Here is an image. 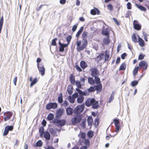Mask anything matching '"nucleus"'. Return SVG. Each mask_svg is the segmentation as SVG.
Masks as SVG:
<instances>
[{"instance_id":"nucleus-1","label":"nucleus","mask_w":149,"mask_h":149,"mask_svg":"<svg viewBox=\"0 0 149 149\" xmlns=\"http://www.w3.org/2000/svg\"><path fill=\"white\" fill-rule=\"evenodd\" d=\"M66 121L64 119H59L58 118H55L52 121L54 124H56L58 127H62L66 123Z\"/></svg>"},{"instance_id":"nucleus-2","label":"nucleus","mask_w":149,"mask_h":149,"mask_svg":"<svg viewBox=\"0 0 149 149\" xmlns=\"http://www.w3.org/2000/svg\"><path fill=\"white\" fill-rule=\"evenodd\" d=\"M82 116L81 115H75L71 120L72 125H75L76 124L80 123L82 119Z\"/></svg>"},{"instance_id":"nucleus-3","label":"nucleus","mask_w":149,"mask_h":149,"mask_svg":"<svg viewBox=\"0 0 149 149\" xmlns=\"http://www.w3.org/2000/svg\"><path fill=\"white\" fill-rule=\"evenodd\" d=\"M85 108V105L83 104L79 105L77 106L74 109V112L75 114L81 113Z\"/></svg>"},{"instance_id":"nucleus-4","label":"nucleus","mask_w":149,"mask_h":149,"mask_svg":"<svg viewBox=\"0 0 149 149\" xmlns=\"http://www.w3.org/2000/svg\"><path fill=\"white\" fill-rule=\"evenodd\" d=\"M57 107L58 104L56 102H49L46 105V108L47 110H49L51 109H55Z\"/></svg>"},{"instance_id":"nucleus-5","label":"nucleus","mask_w":149,"mask_h":149,"mask_svg":"<svg viewBox=\"0 0 149 149\" xmlns=\"http://www.w3.org/2000/svg\"><path fill=\"white\" fill-rule=\"evenodd\" d=\"M148 64L147 62L144 61H141L139 63V68H142V70H146L148 68Z\"/></svg>"},{"instance_id":"nucleus-6","label":"nucleus","mask_w":149,"mask_h":149,"mask_svg":"<svg viewBox=\"0 0 149 149\" xmlns=\"http://www.w3.org/2000/svg\"><path fill=\"white\" fill-rule=\"evenodd\" d=\"M89 71L91 72V75L93 77L95 76H99V72L96 67L91 68Z\"/></svg>"},{"instance_id":"nucleus-7","label":"nucleus","mask_w":149,"mask_h":149,"mask_svg":"<svg viewBox=\"0 0 149 149\" xmlns=\"http://www.w3.org/2000/svg\"><path fill=\"white\" fill-rule=\"evenodd\" d=\"M13 115V113L10 111H8L4 113L3 114L4 120L6 121L10 120Z\"/></svg>"},{"instance_id":"nucleus-8","label":"nucleus","mask_w":149,"mask_h":149,"mask_svg":"<svg viewBox=\"0 0 149 149\" xmlns=\"http://www.w3.org/2000/svg\"><path fill=\"white\" fill-rule=\"evenodd\" d=\"M13 128V126L12 125H8L6 126L5 128L3 134V136L7 135L8 134L9 131H12Z\"/></svg>"},{"instance_id":"nucleus-9","label":"nucleus","mask_w":149,"mask_h":149,"mask_svg":"<svg viewBox=\"0 0 149 149\" xmlns=\"http://www.w3.org/2000/svg\"><path fill=\"white\" fill-rule=\"evenodd\" d=\"M133 25L134 29L137 30L139 31L141 29V25L138 23V21L135 20L133 21Z\"/></svg>"},{"instance_id":"nucleus-10","label":"nucleus","mask_w":149,"mask_h":149,"mask_svg":"<svg viewBox=\"0 0 149 149\" xmlns=\"http://www.w3.org/2000/svg\"><path fill=\"white\" fill-rule=\"evenodd\" d=\"M95 100V99L94 98L88 99L85 102L86 105L88 107H89L92 106Z\"/></svg>"},{"instance_id":"nucleus-11","label":"nucleus","mask_w":149,"mask_h":149,"mask_svg":"<svg viewBox=\"0 0 149 149\" xmlns=\"http://www.w3.org/2000/svg\"><path fill=\"white\" fill-rule=\"evenodd\" d=\"M58 45H59V51L61 52H63L64 51V48L68 46L66 44L62 43L59 40L58 42Z\"/></svg>"},{"instance_id":"nucleus-12","label":"nucleus","mask_w":149,"mask_h":149,"mask_svg":"<svg viewBox=\"0 0 149 149\" xmlns=\"http://www.w3.org/2000/svg\"><path fill=\"white\" fill-rule=\"evenodd\" d=\"M38 68L40 73L42 76H43L45 74V70L44 65L42 64L40 65L38 64L37 66Z\"/></svg>"},{"instance_id":"nucleus-13","label":"nucleus","mask_w":149,"mask_h":149,"mask_svg":"<svg viewBox=\"0 0 149 149\" xmlns=\"http://www.w3.org/2000/svg\"><path fill=\"white\" fill-rule=\"evenodd\" d=\"M84 42L82 43L81 47H80L78 48V50H83L84 48H85L88 44V42L87 40L86 39H83Z\"/></svg>"},{"instance_id":"nucleus-14","label":"nucleus","mask_w":149,"mask_h":149,"mask_svg":"<svg viewBox=\"0 0 149 149\" xmlns=\"http://www.w3.org/2000/svg\"><path fill=\"white\" fill-rule=\"evenodd\" d=\"M64 109H58L56 112L55 118H59L61 116L64 112Z\"/></svg>"},{"instance_id":"nucleus-15","label":"nucleus","mask_w":149,"mask_h":149,"mask_svg":"<svg viewBox=\"0 0 149 149\" xmlns=\"http://www.w3.org/2000/svg\"><path fill=\"white\" fill-rule=\"evenodd\" d=\"M95 91H97V93L100 92L102 90V85L101 83L98 84L97 85H94Z\"/></svg>"},{"instance_id":"nucleus-16","label":"nucleus","mask_w":149,"mask_h":149,"mask_svg":"<svg viewBox=\"0 0 149 149\" xmlns=\"http://www.w3.org/2000/svg\"><path fill=\"white\" fill-rule=\"evenodd\" d=\"M91 14L93 15H95L96 14L99 15L100 13V11L96 7H94V8L91 10Z\"/></svg>"},{"instance_id":"nucleus-17","label":"nucleus","mask_w":149,"mask_h":149,"mask_svg":"<svg viewBox=\"0 0 149 149\" xmlns=\"http://www.w3.org/2000/svg\"><path fill=\"white\" fill-rule=\"evenodd\" d=\"M102 35L104 36H107V37H109L110 30L108 28H106L102 30Z\"/></svg>"},{"instance_id":"nucleus-18","label":"nucleus","mask_w":149,"mask_h":149,"mask_svg":"<svg viewBox=\"0 0 149 149\" xmlns=\"http://www.w3.org/2000/svg\"><path fill=\"white\" fill-rule=\"evenodd\" d=\"M29 80L31 82L30 86L31 87L37 82L38 81V78L36 77L33 80L32 77H30L29 78Z\"/></svg>"},{"instance_id":"nucleus-19","label":"nucleus","mask_w":149,"mask_h":149,"mask_svg":"<svg viewBox=\"0 0 149 149\" xmlns=\"http://www.w3.org/2000/svg\"><path fill=\"white\" fill-rule=\"evenodd\" d=\"M73 88L71 85H69L68 86L67 90L68 94L70 95H72L73 93Z\"/></svg>"},{"instance_id":"nucleus-20","label":"nucleus","mask_w":149,"mask_h":149,"mask_svg":"<svg viewBox=\"0 0 149 149\" xmlns=\"http://www.w3.org/2000/svg\"><path fill=\"white\" fill-rule=\"evenodd\" d=\"M44 137L47 140H49L50 139L51 136L50 133L46 131L44 133Z\"/></svg>"},{"instance_id":"nucleus-21","label":"nucleus","mask_w":149,"mask_h":149,"mask_svg":"<svg viewBox=\"0 0 149 149\" xmlns=\"http://www.w3.org/2000/svg\"><path fill=\"white\" fill-rule=\"evenodd\" d=\"M67 114L68 115H71L73 113V110L72 108L68 107L66 109Z\"/></svg>"},{"instance_id":"nucleus-22","label":"nucleus","mask_w":149,"mask_h":149,"mask_svg":"<svg viewBox=\"0 0 149 149\" xmlns=\"http://www.w3.org/2000/svg\"><path fill=\"white\" fill-rule=\"evenodd\" d=\"M80 66L82 69L84 70L88 67V65L85 61H82L80 62Z\"/></svg>"},{"instance_id":"nucleus-23","label":"nucleus","mask_w":149,"mask_h":149,"mask_svg":"<svg viewBox=\"0 0 149 149\" xmlns=\"http://www.w3.org/2000/svg\"><path fill=\"white\" fill-rule=\"evenodd\" d=\"M135 6L140 10L146 11V8L143 6L138 4L136 3H135Z\"/></svg>"},{"instance_id":"nucleus-24","label":"nucleus","mask_w":149,"mask_h":149,"mask_svg":"<svg viewBox=\"0 0 149 149\" xmlns=\"http://www.w3.org/2000/svg\"><path fill=\"white\" fill-rule=\"evenodd\" d=\"M109 37H107V38H104L103 40V43L105 45H107L110 42V40L109 38Z\"/></svg>"},{"instance_id":"nucleus-25","label":"nucleus","mask_w":149,"mask_h":149,"mask_svg":"<svg viewBox=\"0 0 149 149\" xmlns=\"http://www.w3.org/2000/svg\"><path fill=\"white\" fill-rule=\"evenodd\" d=\"M92 108L93 109H97L100 107L99 104V102L98 101H96L95 100L93 103V104L92 105Z\"/></svg>"},{"instance_id":"nucleus-26","label":"nucleus","mask_w":149,"mask_h":149,"mask_svg":"<svg viewBox=\"0 0 149 149\" xmlns=\"http://www.w3.org/2000/svg\"><path fill=\"white\" fill-rule=\"evenodd\" d=\"M138 36V41L139 42V45L141 47H143L144 46L145 42L139 36Z\"/></svg>"},{"instance_id":"nucleus-27","label":"nucleus","mask_w":149,"mask_h":149,"mask_svg":"<svg viewBox=\"0 0 149 149\" xmlns=\"http://www.w3.org/2000/svg\"><path fill=\"white\" fill-rule=\"evenodd\" d=\"M70 83L72 84H74L76 82L75 79V77L73 76L72 74H70Z\"/></svg>"},{"instance_id":"nucleus-28","label":"nucleus","mask_w":149,"mask_h":149,"mask_svg":"<svg viewBox=\"0 0 149 149\" xmlns=\"http://www.w3.org/2000/svg\"><path fill=\"white\" fill-rule=\"evenodd\" d=\"M93 121V120L92 116H88L87 118V122L88 125L91 126Z\"/></svg>"},{"instance_id":"nucleus-29","label":"nucleus","mask_w":149,"mask_h":149,"mask_svg":"<svg viewBox=\"0 0 149 149\" xmlns=\"http://www.w3.org/2000/svg\"><path fill=\"white\" fill-rule=\"evenodd\" d=\"M88 83L90 85H93L95 84V81L93 77H88Z\"/></svg>"},{"instance_id":"nucleus-30","label":"nucleus","mask_w":149,"mask_h":149,"mask_svg":"<svg viewBox=\"0 0 149 149\" xmlns=\"http://www.w3.org/2000/svg\"><path fill=\"white\" fill-rule=\"evenodd\" d=\"M84 29V27L83 26H82L80 27L79 30L77 32L76 36L77 38H78L80 34H81L82 32Z\"/></svg>"},{"instance_id":"nucleus-31","label":"nucleus","mask_w":149,"mask_h":149,"mask_svg":"<svg viewBox=\"0 0 149 149\" xmlns=\"http://www.w3.org/2000/svg\"><path fill=\"white\" fill-rule=\"evenodd\" d=\"M54 114L52 113L49 114L47 117V120L48 121L53 120L54 118Z\"/></svg>"},{"instance_id":"nucleus-32","label":"nucleus","mask_w":149,"mask_h":149,"mask_svg":"<svg viewBox=\"0 0 149 149\" xmlns=\"http://www.w3.org/2000/svg\"><path fill=\"white\" fill-rule=\"evenodd\" d=\"M84 99V96H79L77 99V101L78 103H81L83 101Z\"/></svg>"},{"instance_id":"nucleus-33","label":"nucleus","mask_w":149,"mask_h":149,"mask_svg":"<svg viewBox=\"0 0 149 149\" xmlns=\"http://www.w3.org/2000/svg\"><path fill=\"white\" fill-rule=\"evenodd\" d=\"M63 94L62 93H61L58 98V102L60 104L62 103L63 102Z\"/></svg>"},{"instance_id":"nucleus-34","label":"nucleus","mask_w":149,"mask_h":149,"mask_svg":"<svg viewBox=\"0 0 149 149\" xmlns=\"http://www.w3.org/2000/svg\"><path fill=\"white\" fill-rule=\"evenodd\" d=\"M99 76H96L94 77V81H95V84L96 83L97 84H99L100 83V79L98 77Z\"/></svg>"},{"instance_id":"nucleus-35","label":"nucleus","mask_w":149,"mask_h":149,"mask_svg":"<svg viewBox=\"0 0 149 149\" xmlns=\"http://www.w3.org/2000/svg\"><path fill=\"white\" fill-rule=\"evenodd\" d=\"M126 68V65L124 62L123 63L120 65L119 68V70H125Z\"/></svg>"},{"instance_id":"nucleus-36","label":"nucleus","mask_w":149,"mask_h":149,"mask_svg":"<svg viewBox=\"0 0 149 149\" xmlns=\"http://www.w3.org/2000/svg\"><path fill=\"white\" fill-rule=\"evenodd\" d=\"M68 100L71 103H73L74 102L75 99L72 96L71 97L69 95L68 97Z\"/></svg>"},{"instance_id":"nucleus-37","label":"nucleus","mask_w":149,"mask_h":149,"mask_svg":"<svg viewBox=\"0 0 149 149\" xmlns=\"http://www.w3.org/2000/svg\"><path fill=\"white\" fill-rule=\"evenodd\" d=\"M75 84L76 86L77 87V88H78L79 89H81L82 88V85L80 83V82L78 80H77L76 81Z\"/></svg>"},{"instance_id":"nucleus-38","label":"nucleus","mask_w":149,"mask_h":149,"mask_svg":"<svg viewBox=\"0 0 149 149\" xmlns=\"http://www.w3.org/2000/svg\"><path fill=\"white\" fill-rule=\"evenodd\" d=\"M87 136L90 138H91L93 136V132L92 130H90L87 133Z\"/></svg>"},{"instance_id":"nucleus-39","label":"nucleus","mask_w":149,"mask_h":149,"mask_svg":"<svg viewBox=\"0 0 149 149\" xmlns=\"http://www.w3.org/2000/svg\"><path fill=\"white\" fill-rule=\"evenodd\" d=\"M87 91L88 93L94 92L95 91L94 86H91L90 88L87 89Z\"/></svg>"},{"instance_id":"nucleus-40","label":"nucleus","mask_w":149,"mask_h":149,"mask_svg":"<svg viewBox=\"0 0 149 149\" xmlns=\"http://www.w3.org/2000/svg\"><path fill=\"white\" fill-rule=\"evenodd\" d=\"M104 56V53H102L99 54L97 57V58H99V59L98 60V61L99 62V61L101 60L103 58Z\"/></svg>"},{"instance_id":"nucleus-41","label":"nucleus","mask_w":149,"mask_h":149,"mask_svg":"<svg viewBox=\"0 0 149 149\" xmlns=\"http://www.w3.org/2000/svg\"><path fill=\"white\" fill-rule=\"evenodd\" d=\"M139 68V66H137L134 68L133 71V74L134 76H135L138 73Z\"/></svg>"},{"instance_id":"nucleus-42","label":"nucleus","mask_w":149,"mask_h":149,"mask_svg":"<svg viewBox=\"0 0 149 149\" xmlns=\"http://www.w3.org/2000/svg\"><path fill=\"white\" fill-rule=\"evenodd\" d=\"M132 40L134 42L136 43L138 42L136 34L135 33H133V35L132 36Z\"/></svg>"},{"instance_id":"nucleus-43","label":"nucleus","mask_w":149,"mask_h":149,"mask_svg":"<svg viewBox=\"0 0 149 149\" xmlns=\"http://www.w3.org/2000/svg\"><path fill=\"white\" fill-rule=\"evenodd\" d=\"M37 147H40L42 145V142L41 140L38 141L36 144Z\"/></svg>"},{"instance_id":"nucleus-44","label":"nucleus","mask_w":149,"mask_h":149,"mask_svg":"<svg viewBox=\"0 0 149 149\" xmlns=\"http://www.w3.org/2000/svg\"><path fill=\"white\" fill-rule=\"evenodd\" d=\"M86 119H83V121L81 124V126L83 128L86 127Z\"/></svg>"},{"instance_id":"nucleus-45","label":"nucleus","mask_w":149,"mask_h":149,"mask_svg":"<svg viewBox=\"0 0 149 149\" xmlns=\"http://www.w3.org/2000/svg\"><path fill=\"white\" fill-rule=\"evenodd\" d=\"M72 37L71 36L69 35L66 38V41L67 42V43L66 44L68 45H69L70 44V42L71 41Z\"/></svg>"},{"instance_id":"nucleus-46","label":"nucleus","mask_w":149,"mask_h":149,"mask_svg":"<svg viewBox=\"0 0 149 149\" xmlns=\"http://www.w3.org/2000/svg\"><path fill=\"white\" fill-rule=\"evenodd\" d=\"M138 81L134 80L132 81L131 82V85L132 87H134L138 84Z\"/></svg>"},{"instance_id":"nucleus-47","label":"nucleus","mask_w":149,"mask_h":149,"mask_svg":"<svg viewBox=\"0 0 149 149\" xmlns=\"http://www.w3.org/2000/svg\"><path fill=\"white\" fill-rule=\"evenodd\" d=\"M76 91L78 93V94L79 95V96H83V91H82L80 89L78 88H76Z\"/></svg>"},{"instance_id":"nucleus-48","label":"nucleus","mask_w":149,"mask_h":149,"mask_svg":"<svg viewBox=\"0 0 149 149\" xmlns=\"http://www.w3.org/2000/svg\"><path fill=\"white\" fill-rule=\"evenodd\" d=\"M77 45V51L78 52H80L81 50H78L79 49L78 48H79L80 47H81L80 46V45L81 44V40H79L78 41H77L76 42Z\"/></svg>"},{"instance_id":"nucleus-49","label":"nucleus","mask_w":149,"mask_h":149,"mask_svg":"<svg viewBox=\"0 0 149 149\" xmlns=\"http://www.w3.org/2000/svg\"><path fill=\"white\" fill-rule=\"evenodd\" d=\"M109 54H107L106 52L104 55V61H107L109 60Z\"/></svg>"},{"instance_id":"nucleus-50","label":"nucleus","mask_w":149,"mask_h":149,"mask_svg":"<svg viewBox=\"0 0 149 149\" xmlns=\"http://www.w3.org/2000/svg\"><path fill=\"white\" fill-rule=\"evenodd\" d=\"M49 132L52 134L54 135L56 134V132L53 128H51L49 129Z\"/></svg>"},{"instance_id":"nucleus-51","label":"nucleus","mask_w":149,"mask_h":149,"mask_svg":"<svg viewBox=\"0 0 149 149\" xmlns=\"http://www.w3.org/2000/svg\"><path fill=\"white\" fill-rule=\"evenodd\" d=\"M113 122L115 125H118L120 123L119 120L118 119H115L113 120Z\"/></svg>"},{"instance_id":"nucleus-52","label":"nucleus","mask_w":149,"mask_h":149,"mask_svg":"<svg viewBox=\"0 0 149 149\" xmlns=\"http://www.w3.org/2000/svg\"><path fill=\"white\" fill-rule=\"evenodd\" d=\"M57 40V38H55L53 39L52 41V45L54 46H56L57 45L56 41Z\"/></svg>"},{"instance_id":"nucleus-53","label":"nucleus","mask_w":149,"mask_h":149,"mask_svg":"<svg viewBox=\"0 0 149 149\" xmlns=\"http://www.w3.org/2000/svg\"><path fill=\"white\" fill-rule=\"evenodd\" d=\"M107 7L108 9L110 11L113 10V5L111 4H109L107 6Z\"/></svg>"},{"instance_id":"nucleus-54","label":"nucleus","mask_w":149,"mask_h":149,"mask_svg":"<svg viewBox=\"0 0 149 149\" xmlns=\"http://www.w3.org/2000/svg\"><path fill=\"white\" fill-rule=\"evenodd\" d=\"M88 33L86 31H84L82 35L83 39H85V38L87 36Z\"/></svg>"},{"instance_id":"nucleus-55","label":"nucleus","mask_w":149,"mask_h":149,"mask_svg":"<svg viewBox=\"0 0 149 149\" xmlns=\"http://www.w3.org/2000/svg\"><path fill=\"white\" fill-rule=\"evenodd\" d=\"M84 143L85 146H89L90 144V141L88 139H85L84 140Z\"/></svg>"},{"instance_id":"nucleus-56","label":"nucleus","mask_w":149,"mask_h":149,"mask_svg":"<svg viewBox=\"0 0 149 149\" xmlns=\"http://www.w3.org/2000/svg\"><path fill=\"white\" fill-rule=\"evenodd\" d=\"M145 56V55L144 54H140L139 56L138 57V59L140 60H143Z\"/></svg>"},{"instance_id":"nucleus-57","label":"nucleus","mask_w":149,"mask_h":149,"mask_svg":"<svg viewBox=\"0 0 149 149\" xmlns=\"http://www.w3.org/2000/svg\"><path fill=\"white\" fill-rule=\"evenodd\" d=\"M78 23L74 25L72 29V30L73 32H74L76 31V29L78 25Z\"/></svg>"},{"instance_id":"nucleus-58","label":"nucleus","mask_w":149,"mask_h":149,"mask_svg":"<svg viewBox=\"0 0 149 149\" xmlns=\"http://www.w3.org/2000/svg\"><path fill=\"white\" fill-rule=\"evenodd\" d=\"M75 67L77 69V70L79 72H81L82 71V70L81 68L79 66V65H77V64H76L75 65Z\"/></svg>"},{"instance_id":"nucleus-59","label":"nucleus","mask_w":149,"mask_h":149,"mask_svg":"<svg viewBox=\"0 0 149 149\" xmlns=\"http://www.w3.org/2000/svg\"><path fill=\"white\" fill-rule=\"evenodd\" d=\"M86 136V134L84 132H82L81 134V138L83 139H85Z\"/></svg>"},{"instance_id":"nucleus-60","label":"nucleus","mask_w":149,"mask_h":149,"mask_svg":"<svg viewBox=\"0 0 149 149\" xmlns=\"http://www.w3.org/2000/svg\"><path fill=\"white\" fill-rule=\"evenodd\" d=\"M44 132V127L43 126H42L40 127L39 129V133L41 132L44 133L45 132Z\"/></svg>"},{"instance_id":"nucleus-61","label":"nucleus","mask_w":149,"mask_h":149,"mask_svg":"<svg viewBox=\"0 0 149 149\" xmlns=\"http://www.w3.org/2000/svg\"><path fill=\"white\" fill-rule=\"evenodd\" d=\"M79 95L77 92H76L74 93L72 95V97H74L75 99L76 98H77L78 97Z\"/></svg>"},{"instance_id":"nucleus-62","label":"nucleus","mask_w":149,"mask_h":149,"mask_svg":"<svg viewBox=\"0 0 149 149\" xmlns=\"http://www.w3.org/2000/svg\"><path fill=\"white\" fill-rule=\"evenodd\" d=\"M127 54L125 53L122 54L121 56V58L122 59H125V57L127 56Z\"/></svg>"},{"instance_id":"nucleus-63","label":"nucleus","mask_w":149,"mask_h":149,"mask_svg":"<svg viewBox=\"0 0 149 149\" xmlns=\"http://www.w3.org/2000/svg\"><path fill=\"white\" fill-rule=\"evenodd\" d=\"M127 9L129 10L131 9L132 8L131 4V3L128 2L127 4Z\"/></svg>"},{"instance_id":"nucleus-64","label":"nucleus","mask_w":149,"mask_h":149,"mask_svg":"<svg viewBox=\"0 0 149 149\" xmlns=\"http://www.w3.org/2000/svg\"><path fill=\"white\" fill-rule=\"evenodd\" d=\"M114 99V96L112 95V94H111V95L109 99L108 102L109 103H111L112 101Z\"/></svg>"}]
</instances>
